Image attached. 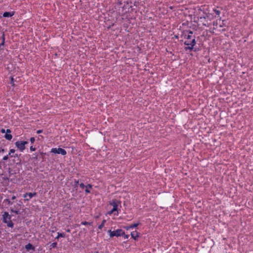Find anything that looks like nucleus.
Here are the masks:
<instances>
[{
	"instance_id": "nucleus-26",
	"label": "nucleus",
	"mask_w": 253,
	"mask_h": 253,
	"mask_svg": "<svg viewBox=\"0 0 253 253\" xmlns=\"http://www.w3.org/2000/svg\"><path fill=\"white\" fill-rule=\"evenodd\" d=\"M80 186L81 188L84 189L86 186H85L84 183H82L80 184Z\"/></svg>"
},
{
	"instance_id": "nucleus-22",
	"label": "nucleus",
	"mask_w": 253,
	"mask_h": 253,
	"mask_svg": "<svg viewBox=\"0 0 253 253\" xmlns=\"http://www.w3.org/2000/svg\"><path fill=\"white\" fill-rule=\"evenodd\" d=\"M81 224L84 225H90V223L87 221H82L81 222Z\"/></svg>"
},
{
	"instance_id": "nucleus-2",
	"label": "nucleus",
	"mask_w": 253,
	"mask_h": 253,
	"mask_svg": "<svg viewBox=\"0 0 253 253\" xmlns=\"http://www.w3.org/2000/svg\"><path fill=\"white\" fill-rule=\"evenodd\" d=\"M11 216L8 212H4L2 214V221L7 224V226L9 227H13L14 224L11 221Z\"/></svg>"
},
{
	"instance_id": "nucleus-28",
	"label": "nucleus",
	"mask_w": 253,
	"mask_h": 253,
	"mask_svg": "<svg viewBox=\"0 0 253 253\" xmlns=\"http://www.w3.org/2000/svg\"><path fill=\"white\" fill-rule=\"evenodd\" d=\"M4 36H3V38H2V42L0 44V46L3 45H4Z\"/></svg>"
},
{
	"instance_id": "nucleus-7",
	"label": "nucleus",
	"mask_w": 253,
	"mask_h": 253,
	"mask_svg": "<svg viewBox=\"0 0 253 253\" xmlns=\"http://www.w3.org/2000/svg\"><path fill=\"white\" fill-rule=\"evenodd\" d=\"M11 130L10 129H7L6 130V133L4 135V137L6 140H10L12 138V136L10 133H11Z\"/></svg>"
},
{
	"instance_id": "nucleus-5",
	"label": "nucleus",
	"mask_w": 253,
	"mask_h": 253,
	"mask_svg": "<svg viewBox=\"0 0 253 253\" xmlns=\"http://www.w3.org/2000/svg\"><path fill=\"white\" fill-rule=\"evenodd\" d=\"M50 152L54 154H61L63 156L67 154L66 151L61 148H53L51 149Z\"/></svg>"
},
{
	"instance_id": "nucleus-36",
	"label": "nucleus",
	"mask_w": 253,
	"mask_h": 253,
	"mask_svg": "<svg viewBox=\"0 0 253 253\" xmlns=\"http://www.w3.org/2000/svg\"><path fill=\"white\" fill-rule=\"evenodd\" d=\"M124 235L125 236V238H126V239L128 238V235H125V234Z\"/></svg>"
},
{
	"instance_id": "nucleus-25",
	"label": "nucleus",
	"mask_w": 253,
	"mask_h": 253,
	"mask_svg": "<svg viewBox=\"0 0 253 253\" xmlns=\"http://www.w3.org/2000/svg\"><path fill=\"white\" fill-rule=\"evenodd\" d=\"M10 84L12 85H14V79H13V78L12 77H11V81H10Z\"/></svg>"
},
{
	"instance_id": "nucleus-14",
	"label": "nucleus",
	"mask_w": 253,
	"mask_h": 253,
	"mask_svg": "<svg viewBox=\"0 0 253 253\" xmlns=\"http://www.w3.org/2000/svg\"><path fill=\"white\" fill-rule=\"evenodd\" d=\"M138 225H139V223H134L133 224L130 225L129 227H127L126 228L127 230L131 229V228H133L137 227V226Z\"/></svg>"
},
{
	"instance_id": "nucleus-10",
	"label": "nucleus",
	"mask_w": 253,
	"mask_h": 253,
	"mask_svg": "<svg viewBox=\"0 0 253 253\" xmlns=\"http://www.w3.org/2000/svg\"><path fill=\"white\" fill-rule=\"evenodd\" d=\"M37 193L36 192L34 193H28V198L25 199V201H29L31 199H32L34 196H36Z\"/></svg>"
},
{
	"instance_id": "nucleus-17",
	"label": "nucleus",
	"mask_w": 253,
	"mask_h": 253,
	"mask_svg": "<svg viewBox=\"0 0 253 253\" xmlns=\"http://www.w3.org/2000/svg\"><path fill=\"white\" fill-rule=\"evenodd\" d=\"M185 38L186 39V41H192V40H191V38H192V36L190 35H185Z\"/></svg>"
},
{
	"instance_id": "nucleus-3",
	"label": "nucleus",
	"mask_w": 253,
	"mask_h": 253,
	"mask_svg": "<svg viewBox=\"0 0 253 253\" xmlns=\"http://www.w3.org/2000/svg\"><path fill=\"white\" fill-rule=\"evenodd\" d=\"M108 233L109 234L110 237H113L114 236L120 237L125 235L124 231L123 230L120 229L113 231L111 230H108Z\"/></svg>"
},
{
	"instance_id": "nucleus-24",
	"label": "nucleus",
	"mask_w": 253,
	"mask_h": 253,
	"mask_svg": "<svg viewBox=\"0 0 253 253\" xmlns=\"http://www.w3.org/2000/svg\"><path fill=\"white\" fill-rule=\"evenodd\" d=\"M30 140L31 143H33L35 141V139L34 137H32L30 138Z\"/></svg>"
},
{
	"instance_id": "nucleus-15",
	"label": "nucleus",
	"mask_w": 253,
	"mask_h": 253,
	"mask_svg": "<svg viewBox=\"0 0 253 253\" xmlns=\"http://www.w3.org/2000/svg\"><path fill=\"white\" fill-rule=\"evenodd\" d=\"M57 234L58 235H57V237H56V238H55L56 239H58L60 237L64 238L65 237V234L63 233H61L58 232Z\"/></svg>"
},
{
	"instance_id": "nucleus-21",
	"label": "nucleus",
	"mask_w": 253,
	"mask_h": 253,
	"mask_svg": "<svg viewBox=\"0 0 253 253\" xmlns=\"http://www.w3.org/2000/svg\"><path fill=\"white\" fill-rule=\"evenodd\" d=\"M50 247L51 248H56L57 247V243L56 242H54V243H52L50 245Z\"/></svg>"
},
{
	"instance_id": "nucleus-4",
	"label": "nucleus",
	"mask_w": 253,
	"mask_h": 253,
	"mask_svg": "<svg viewBox=\"0 0 253 253\" xmlns=\"http://www.w3.org/2000/svg\"><path fill=\"white\" fill-rule=\"evenodd\" d=\"M184 44L188 45V46L185 47V49L186 50H192L193 49V47L196 43V42L195 39L194 38L192 39L191 41H185L184 42Z\"/></svg>"
},
{
	"instance_id": "nucleus-33",
	"label": "nucleus",
	"mask_w": 253,
	"mask_h": 253,
	"mask_svg": "<svg viewBox=\"0 0 253 253\" xmlns=\"http://www.w3.org/2000/svg\"><path fill=\"white\" fill-rule=\"evenodd\" d=\"M11 199H12V200H15V199H16V196H13L12 197V198H11Z\"/></svg>"
},
{
	"instance_id": "nucleus-12",
	"label": "nucleus",
	"mask_w": 253,
	"mask_h": 253,
	"mask_svg": "<svg viewBox=\"0 0 253 253\" xmlns=\"http://www.w3.org/2000/svg\"><path fill=\"white\" fill-rule=\"evenodd\" d=\"M25 249L27 250H34V248L31 244L29 243L25 246Z\"/></svg>"
},
{
	"instance_id": "nucleus-1",
	"label": "nucleus",
	"mask_w": 253,
	"mask_h": 253,
	"mask_svg": "<svg viewBox=\"0 0 253 253\" xmlns=\"http://www.w3.org/2000/svg\"><path fill=\"white\" fill-rule=\"evenodd\" d=\"M110 205L113 207L111 210L109 211L107 213L109 215H111L114 213L115 215H118L119 214V207H121V203L120 201L117 200H113L110 202Z\"/></svg>"
},
{
	"instance_id": "nucleus-23",
	"label": "nucleus",
	"mask_w": 253,
	"mask_h": 253,
	"mask_svg": "<svg viewBox=\"0 0 253 253\" xmlns=\"http://www.w3.org/2000/svg\"><path fill=\"white\" fill-rule=\"evenodd\" d=\"M8 156H9V155H6V156H4V157H3L2 160H3V161H6V160H8Z\"/></svg>"
},
{
	"instance_id": "nucleus-34",
	"label": "nucleus",
	"mask_w": 253,
	"mask_h": 253,
	"mask_svg": "<svg viewBox=\"0 0 253 253\" xmlns=\"http://www.w3.org/2000/svg\"><path fill=\"white\" fill-rule=\"evenodd\" d=\"M4 149H0V152H4Z\"/></svg>"
},
{
	"instance_id": "nucleus-19",
	"label": "nucleus",
	"mask_w": 253,
	"mask_h": 253,
	"mask_svg": "<svg viewBox=\"0 0 253 253\" xmlns=\"http://www.w3.org/2000/svg\"><path fill=\"white\" fill-rule=\"evenodd\" d=\"M106 222V220L104 219L101 224L98 226V228L101 229L104 226V224Z\"/></svg>"
},
{
	"instance_id": "nucleus-30",
	"label": "nucleus",
	"mask_w": 253,
	"mask_h": 253,
	"mask_svg": "<svg viewBox=\"0 0 253 253\" xmlns=\"http://www.w3.org/2000/svg\"><path fill=\"white\" fill-rule=\"evenodd\" d=\"M42 129H39L37 131V133L39 134V133H42Z\"/></svg>"
},
{
	"instance_id": "nucleus-16",
	"label": "nucleus",
	"mask_w": 253,
	"mask_h": 253,
	"mask_svg": "<svg viewBox=\"0 0 253 253\" xmlns=\"http://www.w3.org/2000/svg\"><path fill=\"white\" fill-rule=\"evenodd\" d=\"M213 11L214 12V13H215L216 14V16L217 17H220V11L218 10H217L216 9H213Z\"/></svg>"
},
{
	"instance_id": "nucleus-31",
	"label": "nucleus",
	"mask_w": 253,
	"mask_h": 253,
	"mask_svg": "<svg viewBox=\"0 0 253 253\" xmlns=\"http://www.w3.org/2000/svg\"><path fill=\"white\" fill-rule=\"evenodd\" d=\"M0 131L2 133H6V130L4 129H3V128L1 129Z\"/></svg>"
},
{
	"instance_id": "nucleus-6",
	"label": "nucleus",
	"mask_w": 253,
	"mask_h": 253,
	"mask_svg": "<svg viewBox=\"0 0 253 253\" xmlns=\"http://www.w3.org/2000/svg\"><path fill=\"white\" fill-rule=\"evenodd\" d=\"M28 144L27 141H17L15 142V146L21 152H23L25 149V145Z\"/></svg>"
},
{
	"instance_id": "nucleus-35",
	"label": "nucleus",
	"mask_w": 253,
	"mask_h": 253,
	"mask_svg": "<svg viewBox=\"0 0 253 253\" xmlns=\"http://www.w3.org/2000/svg\"><path fill=\"white\" fill-rule=\"evenodd\" d=\"M75 182L76 183V184H78V183H79V181H78V180H75Z\"/></svg>"
},
{
	"instance_id": "nucleus-8",
	"label": "nucleus",
	"mask_w": 253,
	"mask_h": 253,
	"mask_svg": "<svg viewBox=\"0 0 253 253\" xmlns=\"http://www.w3.org/2000/svg\"><path fill=\"white\" fill-rule=\"evenodd\" d=\"M10 211L11 212H13L16 214H19L20 213V209L18 208V207H11L10 208Z\"/></svg>"
},
{
	"instance_id": "nucleus-18",
	"label": "nucleus",
	"mask_w": 253,
	"mask_h": 253,
	"mask_svg": "<svg viewBox=\"0 0 253 253\" xmlns=\"http://www.w3.org/2000/svg\"><path fill=\"white\" fill-rule=\"evenodd\" d=\"M4 202H6L8 205H12L13 204V202H12L9 199H6L4 200Z\"/></svg>"
},
{
	"instance_id": "nucleus-29",
	"label": "nucleus",
	"mask_w": 253,
	"mask_h": 253,
	"mask_svg": "<svg viewBox=\"0 0 253 253\" xmlns=\"http://www.w3.org/2000/svg\"><path fill=\"white\" fill-rule=\"evenodd\" d=\"M23 197L25 199L28 198V193H26L25 194H24Z\"/></svg>"
},
{
	"instance_id": "nucleus-9",
	"label": "nucleus",
	"mask_w": 253,
	"mask_h": 253,
	"mask_svg": "<svg viewBox=\"0 0 253 253\" xmlns=\"http://www.w3.org/2000/svg\"><path fill=\"white\" fill-rule=\"evenodd\" d=\"M131 236L133 239L136 240L139 236V234L136 231H134L131 233Z\"/></svg>"
},
{
	"instance_id": "nucleus-13",
	"label": "nucleus",
	"mask_w": 253,
	"mask_h": 253,
	"mask_svg": "<svg viewBox=\"0 0 253 253\" xmlns=\"http://www.w3.org/2000/svg\"><path fill=\"white\" fill-rule=\"evenodd\" d=\"M92 188V185L91 184H87L86 186H85V192L86 193H90V191H89V188Z\"/></svg>"
},
{
	"instance_id": "nucleus-11",
	"label": "nucleus",
	"mask_w": 253,
	"mask_h": 253,
	"mask_svg": "<svg viewBox=\"0 0 253 253\" xmlns=\"http://www.w3.org/2000/svg\"><path fill=\"white\" fill-rule=\"evenodd\" d=\"M14 12H5L3 14V16L4 17H10L14 15Z\"/></svg>"
},
{
	"instance_id": "nucleus-20",
	"label": "nucleus",
	"mask_w": 253,
	"mask_h": 253,
	"mask_svg": "<svg viewBox=\"0 0 253 253\" xmlns=\"http://www.w3.org/2000/svg\"><path fill=\"white\" fill-rule=\"evenodd\" d=\"M15 150H14V149H10V150H9V153H8V155L9 156H10L11 157H13V156H11V154L14 153L15 152Z\"/></svg>"
},
{
	"instance_id": "nucleus-32",
	"label": "nucleus",
	"mask_w": 253,
	"mask_h": 253,
	"mask_svg": "<svg viewBox=\"0 0 253 253\" xmlns=\"http://www.w3.org/2000/svg\"><path fill=\"white\" fill-rule=\"evenodd\" d=\"M188 33H189V35H190L192 36V34H193V32L191 31H189Z\"/></svg>"
},
{
	"instance_id": "nucleus-27",
	"label": "nucleus",
	"mask_w": 253,
	"mask_h": 253,
	"mask_svg": "<svg viewBox=\"0 0 253 253\" xmlns=\"http://www.w3.org/2000/svg\"><path fill=\"white\" fill-rule=\"evenodd\" d=\"M30 149L31 151H34L36 150V148L33 147V146H31Z\"/></svg>"
}]
</instances>
